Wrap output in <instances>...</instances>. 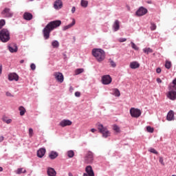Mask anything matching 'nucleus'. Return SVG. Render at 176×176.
Here are the masks:
<instances>
[{
	"label": "nucleus",
	"instance_id": "6e6d98bb",
	"mask_svg": "<svg viewBox=\"0 0 176 176\" xmlns=\"http://www.w3.org/2000/svg\"><path fill=\"white\" fill-rule=\"evenodd\" d=\"M6 96H8V97H10V96H12V94L7 92L6 93Z\"/></svg>",
	"mask_w": 176,
	"mask_h": 176
},
{
	"label": "nucleus",
	"instance_id": "5fc2aeb1",
	"mask_svg": "<svg viewBox=\"0 0 176 176\" xmlns=\"http://www.w3.org/2000/svg\"><path fill=\"white\" fill-rule=\"evenodd\" d=\"M160 163H161V164H163V166H164V162H163V160L162 158L160 159Z\"/></svg>",
	"mask_w": 176,
	"mask_h": 176
},
{
	"label": "nucleus",
	"instance_id": "c03bdc74",
	"mask_svg": "<svg viewBox=\"0 0 176 176\" xmlns=\"http://www.w3.org/2000/svg\"><path fill=\"white\" fill-rule=\"evenodd\" d=\"M133 49H134V50H140V47H138V46H137L135 43H133Z\"/></svg>",
	"mask_w": 176,
	"mask_h": 176
},
{
	"label": "nucleus",
	"instance_id": "6e6552de",
	"mask_svg": "<svg viewBox=\"0 0 176 176\" xmlns=\"http://www.w3.org/2000/svg\"><path fill=\"white\" fill-rule=\"evenodd\" d=\"M112 82V77L109 75H104L102 77V85H111Z\"/></svg>",
	"mask_w": 176,
	"mask_h": 176
},
{
	"label": "nucleus",
	"instance_id": "79ce46f5",
	"mask_svg": "<svg viewBox=\"0 0 176 176\" xmlns=\"http://www.w3.org/2000/svg\"><path fill=\"white\" fill-rule=\"evenodd\" d=\"M32 134H34V130L32 129V128H30L29 129V135H30V137H32Z\"/></svg>",
	"mask_w": 176,
	"mask_h": 176
},
{
	"label": "nucleus",
	"instance_id": "680f3d73",
	"mask_svg": "<svg viewBox=\"0 0 176 176\" xmlns=\"http://www.w3.org/2000/svg\"><path fill=\"white\" fill-rule=\"evenodd\" d=\"M83 176H89V174H87V173H84V174H83Z\"/></svg>",
	"mask_w": 176,
	"mask_h": 176
},
{
	"label": "nucleus",
	"instance_id": "37998d69",
	"mask_svg": "<svg viewBox=\"0 0 176 176\" xmlns=\"http://www.w3.org/2000/svg\"><path fill=\"white\" fill-rule=\"evenodd\" d=\"M126 41H127V38H120L118 39V41L120 43L126 42Z\"/></svg>",
	"mask_w": 176,
	"mask_h": 176
},
{
	"label": "nucleus",
	"instance_id": "412c9836",
	"mask_svg": "<svg viewBox=\"0 0 176 176\" xmlns=\"http://www.w3.org/2000/svg\"><path fill=\"white\" fill-rule=\"evenodd\" d=\"M58 157V153L57 151H52L49 154V157L51 160H54L56 157Z\"/></svg>",
	"mask_w": 176,
	"mask_h": 176
},
{
	"label": "nucleus",
	"instance_id": "4c0bfd02",
	"mask_svg": "<svg viewBox=\"0 0 176 176\" xmlns=\"http://www.w3.org/2000/svg\"><path fill=\"white\" fill-rule=\"evenodd\" d=\"M155 129L153 127H151V126H146V131H148V133H153Z\"/></svg>",
	"mask_w": 176,
	"mask_h": 176
},
{
	"label": "nucleus",
	"instance_id": "a18cd8bd",
	"mask_svg": "<svg viewBox=\"0 0 176 176\" xmlns=\"http://www.w3.org/2000/svg\"><path fill=\"white\" fill-rule=\"evenodd\" d=\"M75 96H76V97H80V92L76 91L75 92Z\"/></svg>",
	"mask_w": 176,
	"mask_h": 176
},
{
	"label": "nucleus",
	"instance_id": "bf43d9fd",
	"mask_svg": "<svg viewBox=\"0 0 176 176\" xmlns=\"http://www.w3.org/2000/svg\"><path fill=\"white\" fill-rule=\"evenodd\" d=\"M2 171H3V168H2L1 166H0V173H2Z\"/></svg>",
	"mask_w": 176,
	"mask_h": 176
},
{
	"label": "nucleus",
	"instance_id": "cd10ccee",
	"mask_svg": "<svg viewBox=\"0 0 176 176\" xmlns=\"http://www.w3.org/2000/svg\"><path fill=\"white\" fill-rule=\"evenodd\" d=\"M80 4L82 8H87V6L89 5V1L86 0H81Z\"/></svg>",
	"mask_w": 176,
	"mask_h": 176
},
{
	"label": "nucleus",
	"instance_id": "338daca9",
	"mask_svg": "<svg viewBox=\"0 0 176 176\" xmlns=\"http://www.w3.org/2000/svg\"><path fill=\"white\" fill-rule=\"evenodd\" d=\"M131 47H133V41H131Z\"/></svg>",
	"mask_w": 176,
	"mask_h": 176
},
{
	"label": "nucleus",
	"instance_id": "4468645a",
	"mask_svg": "<svg viewBox=\"0 0 176 176\" xmlns=\"http://www.w3.org/2000/svg\"><path fill=\"white\" fill-rule=\"evenodd\" d=\"M71 124H72V121L65 119L61 120L59 123L60 127H66V126H71Z\"/></svg>",
	"mask_w": 176,
	"mask_h": 176
},
{
	"label": "nucleus",
	"instance_id": "f704fd0d",
	"mask_svg": "<svg viewBox=\"0 0 176 176\" xmlns=\"http://www.w3.org/2000/svg\"><path fill=\"white\" fill-rule=\"evenodd\" d=\"M157 26L156 24L153 22L151 23V26H150V29L151 31H155V30H156Z\"/></svg>",
	"mask_w": 176,
	"mask_h": 176
},
{
	"label": "nucleus",
	"instance_id": "aec40b11",
	"mask_svg": "<svg viewBox=\"0 0 176 176\" xmlns=\"http://www.w3.org/2000/svg\"><path fill=\"white\" fill-rule=\"evenodd\" d=\"M85 171L89 176H94V171H93V168H91V166H87L85 168Z\"/></svg>",
	"mask_w": 176,
	"mask_h": 176
},
{
	"label": "nucleus",
	"instance_id": "f3484780",
	"mask_svg": "<svg viewBox=\"0 0 176 176\" xmlns=\"http://www.w3.org/2000/svg\"><path fill=\"white\" fill-rule=\"evenodd\" d=\"M47 173L48 176H56L57 175V172H56V170L51 167L47 168Z\"/></svg>",
	"mask_w": 176,
	"mask_h": 176
},
{
	"label": "nucleus",
	"instance_id": "69168bd1",
	"mask_svg": "<svg viewBox=\"0 0 176 176\" xmlns=\"http://www.w3.org/2000/svg\"><path fill=\"white\" fill-rule=\"evenodd\" d=\"M73 39L74 42L76 41V38H75V36L73 37Z\"/></svg>",
	"mask_w": 176,
	"mask_h": 176
},
{
	"label": "nucleus",
	"instance_id": "473e14b6",
	"mask_svg": "<svg viewBox=\"0 0 176 176\" xmlns=\"http://www.w3.org/2000/svg\"><path fill=\"white\" fill-rule=\"evenodd\" d=\"M137 68H140V63L137 61L133 62V69H137Z\"/></svg>",
	"mask_w": 176,
	"mask_h": 176
},
{
	"label": "nucleus",
	"instance_id": "5701e85b",
	"mask_svg": "<svg viewBox=\"0 0 176 176\" xmlns=\"http://www.w3.org/2000/svg\"><path fill=\"white\" fill-rule=\"evenodd\" d=\"M75 23H76L75 19H73L72 23H69V24L67 25H65V26L63 28V31H67V30H69V28L74 27V25H75Z\"/></svg>",
	"mask_w": 176,
	"mask_h": 176
},
{
	"label": "nucleus",
	"instance_id": "393cba45",
	"mask_svg": "<svg viewBox=\"0 0 176 176\" xmlns=\"http://www.w3.org/2000/svg\"><path fill=\"white\" fill-rule=\"evenodd\" d=\"M52 46L54 49H57L60 46V43H58V41L54 40L52 42Z\"/></svg>",
	"mask_w": 176,
	"mask_h": 176
},
{
	"label": "nucleus",
	"instance_id": "3c124183",
	"mask_svg": "<svg viewBox=\"0 0 176 176\" xmlns=\"http://www.w3.org/2000/svg\"><path fill=\"white\" fill-rule=\"evenodd\" d=\"M2 75V64H0V76Z\"/></svg>",
	"mask_w": 176,
	"mask_h": 176
},
{
	"label": "nucleus",
	"instance_id": "a878e982",
	"mask_svg": "<svg viewBox=\"0 0 176 176\" xmlns=\"http://www.w3.org/2000/svg\"><path fill=\"white\" fill-rule=\"evenodd\" d=\"M143 52L146 54H149V53H153V50H152L151 47H145L143 49Z\"/></svg>",
	"mask_w": 176,
	"mask_h": 176
},
{
	"label": "nucleus",
	"instance_id": "052dcab7",
	"mask_svg": "<svg viewBox=\"0 0 176 176\" xmlns=\"http://www.w3.org/2000/svg\"><path fill=\"white\" fill-rule=\"evenodd\" d=\"M20 63H21V64L24 63V60H20Z\"/></svg>",
	"mask_w": 176,
	"mask_h": 176
},
{
	"label": "nucleus",
	"instance_id": "b1692460",
	"mask_svg": "<svg viewBox=\"0 0 176 176\" xmlns=\"http://www.w3.org/2000/svg\"><path fill=\"white\" fill-rule=\"evenodd\" d=\"M16 174H18L20 175V174H25L27 173V170L24 169V168H19L16 171Z\"/></svg>",
	"mask_w": 176,
	"mask_h": 176
},
{
	"label": "nucleus",
	"instance_id": "f03ea898",
	"mask_svg": "<svg viewBox=\"0 0 176 176\" xmlns=\"http://www.w3.org/2000/svg\"><path fill=\"white\" fill-rule=\"evenodd\" d=\"M92 56L95 57L98 63H102L105 60V51L101 48H94L92 50Z\"/></svg>",
	"mask_w": 176,
	"mask_h": 176
},
{
	"label": "nucleus",
	"instance_id": "0eeeda50",
	"mask_svg": "<svg viewBox=\"0 0 176 176\" xmlns=\"http://www.w3.org/2000/svg\"><path fill=\"white\" fill-rule=\"evenodd\" d=\"M2 16H4V17H7L8 19H10L11 17H13V12L10 11V8H6L4 10L1 12Z\"/></svg>",
	"mask_w": 176,
	"mask_h": 176
},
{
	"label": "nucleus",
	"instance_id": "774afa93",
	"mask_svg": "<svg viewBox=\"0 0 176 176\" xmlns=\"http://www.w3.org/2000/svg\"><path fill=\"white\" fill-rule=\"evenodd\" d=\"M29 1H30V2H32L34 0H29Z\"/></svg>",
	"mask_w": 176,
	"mask_h": 176
},
{
	"label": "nucleus",
	"instance_id": "1a4fd4ad",
	"mask_svg": "<svg viewBox=\"0 0 176 176\" xmlns=\"http://www.w3.org/2000/svg\"><path fill=\"white\" fill-rule=\"evenodd\" d=\"M54 76L59 83H63V82H64V75H63V73L55 72Z\"/></svg>",
	"mask_w": 176,
	"mask_h": 176
},
{
	"label": "nucleus",
	"instance_id": "e2e57ef3",
	"mask_svg": "<svg viewBox=\"0 0 176 176\" xmlns=\"http://www.w3.org/2000/svg\"><path fill=\"white\" fill-rule=\"evenodd\" d=\"M126 8H127V10H130V6H126Z\"/></svg>",
	"mask_w": 176,
	"mask_h": 176
},
{
	"label": "nucleus",
	"instance_id": "a19ab883",
	"mask_svg": "<svg viewBox=\"0 0 176 176\" xmlns=\"http://www.w3.org/2000/svg\"><path fill=\"white\" fill-rule=\"evenodd\" d=\"M30 68H31V69H32V71H35V69H36V66L35 65L34 63H32V64L30 65Z\"/></svg>",
	"mask_w": 176,
	"mask_h": 176
},
{
	"label": "nucleus",
	"instance_id": "7ed1b4c3",
	"mask_svg": "<svg viewBox=\"0 0 176 176\" xmlns=\"http://www.w3.org/2000/svg\"><path fill=\"white\" fill-rule=\"evenodd\" d=\"M0 41L3 43H7L10 41V32L8 28H3L0 30Z\"/></svg>",
	"mask_w": 176,
	"mask_h": 176
},
{
	"label": "nucleus",
	"instance_id": "c9c22d12",
	"mask_svg": "<svg viewBox=\"0 0 176 176\" xmlns=\"http://www.w3.org/2000/svg\"><path fill=\"white\" fill-rule=\"evenodd\" d=\"M85 71V69H82V68H79L76 69L75 73L76 75H80V74H82V72Z\"/></svg>",
	"mask_w": 176,
	"mask_h": 176
},
{
	"label": "nucleus",
	"instance_id": "58836bf2",
	"mask_svg": "<svg viewBox=\"0 0 176 176\" xmlns=\"http://www.w3.org/2000/svg\"><path fill=\"white\" fill-rule=\"evenodd\" d=\"M149 152H151V153H154V155H157L159 153L157 152V151H156V149L153 148H149Z\"/></svg>",
	"mask_w": 176,
	"mask_h": 176
},
{
	"label": "nucleus",
	"instance_id": "c85d7f7f",
	"mask_svg": "<svg viewBox=\"0 0 176 176\" xmlns=\"http://www.w3.org/2000/svg\"><path fill=\"white\" fill-rule=\"evenodd\" d=\"M6 25V21L5 19L0 20V30H3L4 25Z\"/></svg>",
	"mask_w": 176,
	"mask_h": 176
},
{
	"label": "nucleus",
	"instance_id": "4be33fe9",
	"mask_svg": "<svg viewBox=\"0 0 176 176\" xmlns=\"http://www.w3.org/2000/svg\"><path fill=\"white\" fill-rule=\"evenodd\" d=\"M45 153H46L45 148H40L38 151H37L38 157L42 158L43 156H45Z\"/></svg>",
	"mask_w": 176,
	"mask_h": 176
},
{
	"label": "nucleus",
	"instance_id": "864d4df0",
	"mask_svg": "<svg viewBox=\"0 0 176 176\" xmlns=\"http://www.w3.org/2000/svg\"><path fill=\"white\" fill-rule=\"evenodd\" d=\"M91 133H96V131H97V129H94V128H92V129H91Z\"/></svg>",
	"mask_w": 176,
	"mask_h": 176
},
{
	"label": "nucleus",
	"instance_id": "6ab92c4d",
	"mask_svg": "<svg viewBox=\"0 0 176 176\" xmlns=\"http://www.w3.org/2000/svg\"><path fill=\"white\" fill-rule=\"evenodd\" d=\"M32 14L31 12H24L23 14V19L24 20H26L27 21H30V20H32Z\"/></svg>",
	"mask_w": 176,
	"mask_h": 176
},
{
	"label": "nucleus",
	"instance_id": "f257e3e1",
	"mask_svg": "<svg viewBox=\"0 0 176 176\" xmlns=\"http://www.w3.org/2000/svg\"><path fill=\"white\" fill-rule=\"evenodd\" d=\"M61 25V21L56 20L50 21L47 25L43 29V35L45 41L50 38V32L54 30H56L58 27Z\"/></svg>",
	"mask_w": 176,
	"mask_h": 176
},
{
	"label": "nucleus",
	"instance_id": "2f4dec72",
	"mask_svg": "<svg viewBox=\"0 0 176 176\" xmlns=\"http://www.w3.org/2000/svg\"><path fill=\"white\" fill-rule=\"evenodd\" d=\"M113 96L116 97H120V91L118 89H113Z\"/></svg>",
	"mask_w": 176,
	"mask_h": 176
},
{
	"label": "nucleus",
	"instance_id": "72a5a7b5",
	"mask_svg": "<svg viewBox=\"0 0 176 176\" xmlns=\"http://www.w3.org/2000/svg\"><path fill=\"white\" fill-rule=\"evenodd\" d=\"M113 130H114L116 133H120V128L116 124L113 126Z\"/></svg>",
	"mask_w": 176,
	"mask_h": 176
},
{
	"label": "nucleus",
	"instance_id": "13d9d810",
	"mask_svg": "<svg viewBox=\"0 0 176 176\" xmlns=\"http://www.w3.org/2000/svg\"><path fill=\"white\" fill-rule=\"evenodd\" d=\"M73 90H74V88L72 87H69V91H73Z\"/></svg>",
	"mask_w": 176,
	"mask_h": 176
},
{
	"label": "nucleus",
	"instance_id": "f8f14e48",
	"mask_svg": "<svg viewBox=\"0 0 176 176\" xmlns=\"http://www.w3.org/2000/svg\"><path fill=\"white\" fill-rule=\"evenodd\" d=\"M19 74H16V73H10L8 74V80L10 82H12V80H15V82L19 81Z\"/></svg>",
	"mask_w": 176,
	"mask_h": 176
},
{
	"label": "nucleus",
	"instance_id": "39448f33",
	"mask_svg": "<svg viewBox=\"0 0 176 176\" xmlns=\"http://www.w3.org/2000/svg\"><path fill=\"white\" fill-rule=\"evenodd\" d=\"M84 160L85 163H87V164H90L91 163H92L94 160V153L91 151H88L84 158Z\"/></svg>",
	"mask_w": 176,
	"mask_h": 176
},
{
	"label": "nucleus",
	"instance_id": "dca6fc26",
	"mask_svg": "<svg viewBox=\"0 0 176 176\" xmlns=\"http://www.w3.org/2000/svg\"><path fill=\"white\" fill-rule=\"evenodd\" d=\"M120 30V22L118 20H116L113 24V31L116 32Z\"/></svg>",
	"mask_w": 176,
	"mask_h": 176
},
{
	"label": "nucleus",
	"instance_id": "09e8293b",
	"mask_svg": "<svg viewBox=\"0 0 176 176\" xmlns=\"http://www.w3.org/2000/svg\"><path fill=\"white\" fill-rule=\"evenodd\" d=\"M76 10V8H75V6H73L72 8V13H75Z\"/></svg>",
	"mask_w": 176,
	"mask_h": 176
},
{
	"label": "nucleus",
	"instance_id": "9d476101",
	"mask_svg": "<svg viewBox=\"0 0 176 176\" xmlns=\"http://www.w3.org/2000/svg\"><path fill=\"white\" fill-rule=\"evenodd\" d=\"M148 13V9L140 7L137 11H136V16H138L139 17H141V16H145Z\"/></svg>",
	"mask_w": 176,
	"mask_h": 176
},
{
	"label": "nucleus",
	"instance_id": "0e129e2a",
	"mask_svg": "<svg viewBox=\"0 0 176 176\" xmlns=\"http://www.w3.org/2000/svg\"><path fill=\"white\" fill-rule=\"evenodd\" d=\"M68 175L69 176H74L71 173H69Z\"/></svg>",
	"mask_w": 176,
	"mask_h": 176
},
{
	"label": "nucleus",
	"instance_id": "423d86ee",
	"mask_svg": "<svg viewBox=\"0 0 176 176\" xmlns=\"http://www.w3.org/2000/svg\"><path fill=\"white\" fill-rule=\"evenodd\" d=\"M166 96L168 97V98H169V100H171L172 101H175L176 91H175L173 88L172 89V87H170L169 88V91L168 92Z\"/></svg>",
	"mask_w": 176,
	"mask_h": 176
},
{
	"label": "nucleus",
	"instance_id": "603ef678",
	"mask_svg": "<svg viewBox=\"0 0 176 176\" xmlns=\"http://www.w3.org/2000/svg\"><path fill=\"white\" fill-rule=\"evenodd\" d=\"M130 115L133 117V107L130 109Z\"/></svg>",
	"mask_w": 176,
	"mask_h": 176
},
{
	"label": "nucleus",
	"instance_id": "49530a36",
	"mask_svg": "<svg viewBox=\"0 0 176 176\" xmlns=\"http://www.w3.org/2000/svg\"><path fill=\"white\" fill-rule=\"evenodd\" d=\"M156 72L157 74H160V72H162V69H160V67H157L156 69Z\"/></svg>",
	"mask_w": 176,
	"mask_h": 176
},
{
	"label": "nucleus",
	"instance_id": "7c9ffc66",
	"mask_svg": "<svg viewBox=\"0 0 176 176\" xmlns=\"http://www.w3.org/2000/svg\"><path fill=\"white\" fill-rule=\"evenodd\" d=\"M109 63H110V65L112 68H116V63L113 61L111 58L109 59Z\"/></svg>",
	"mask_w": 176,
	"mask_h": 176
},
{
	"label": "nucleus",
	"instance_id": "e433bc0d",
	"mask_svg": "<svg viewBox=\"0 0 176 176\" xmlns=\"http://www.w3.org/2000/svg\"><path fill=\"white\" fill-rule=\"evenodd\" d=\"M165 68H166V69H170V68H171V63L170 61L166 62Z\"/></svg>",
	"mask_w": 176,
	"mask_h": 176
},
{
	"label": "nucleus",
	"instance_id": "bb28decb",
	"mask_svg": "<svg viewBox=\"0 0 176 176\" xmlns=\"http://www.w3.org/2000/svg\"><path fill=\"white\" fill-rule=\"evenodd\" d=\"M19 110L20 111L21 116H24V115L25 113V108H24V107H23V106H21V107H19Z\"/></svg>",
	"mask_w": 176,
	"mask_h": 176
},
{
	"label": "nucleus",
	"instance_id": "a211bd4d",
	"mask_svg": "<svg viewBox=\"0 0 176 176\" xmlns=\"http://www.w3.org/2000/svg\"><path fill=\"white\" fill-rule=\"evenodd\" d=\"M166 120L168 122H171V120H174V111L170 110L168 111L166 116Z\"/></svg>",
	"mask_w": 176,
	"mask_h": 176
},
{
	"label": "nucleus",
	"instance_id": "4d7b16f0",
	"mask_svg": "<svg viewBox=\"0 0 176 176\" xmlns=\"http://www.w3.org/2000/svg\"><path fill=\"white\" fill-rule=\"evenodd\" d=\"M130 68H131L133 69V62H131V63H130Z\"/></svg>",
	"mask_w": 176,
	"mask_h": 176
},
{
	"label": "nucleus",
	"instance_id": "2eb2a0df",
	"mask_svg": "<svg viewBox=\"0 0 176 176\" xmlns=\"http://www.w3.org/2000/svg\"><path fill=\"white\" fill-rule=\"evenodd\" d=\"M142 111L140 109L133 108V118H140Z\"/></svg>",
	"mask_w": 176,
	"mask_h": 176
},
{
	"label": "nucleus",
	"instance_id": "c756f323",
	"mask_svg": "<svg viewBox=\"0 0 176 176\" xmlns=\"http://www.w3.org/2000/svg\"><path fill=\"white\" fill-rule=\"evenodd\" d=\"M67 156L69 158H72L74 156H75V153L72 150H69L67 151Z\"/></svg>",
	"mask_w": 176,
	"mask_h": 176
},
{
	"label": "nucleus",
	"instance_id": "9b49d317",
	"mask_svg": "<svg viewBox=\"0 0 176 176\" xmlns=\"http://www.w3.org/2000/svg\"><path fill=\"white\" fill-rule=\"evenodd\" d=\"M8 49L10 53H17L19 47H17V44L12 43L8 45Z\"/></svg>",
	"mask_w": 176,
	"mask_h": 176
},
{
	"label": "nucleus",
	"instance_id": "ea45409f",
	"mask_svg": "<svg viewBox=\"0 0 176 176\" xmlns=\"http://www.w3.org/2000/svg\"><path fill=\"white\" fill-rule=\"evenodd\" d=\"M3 122H5V123H7V124H10L12 123V119L6 120L5 118H2Z\"/></svg>",
	"mask_w": 176,
	"mask_h": 176
},
{
	"label": "nucleus",
	"instance_id": "8fccbe9b",
	"mask_svg": "<svg viewBox=\"0 0 176 176\" xmlns=\"http://www.w3.org/2000/svg\"><path fill=\"white\" fill-rule=\"evenodd\" d=\"M3 140H5V137L3 136H0V142H2L3 141Z\"/></svg>",
	"mask_w": 176,
	"mask_h": 176
},
{
	"label": "nucleus",
	"instance_id": "ddd939ff",
	"mask_svg": "<svg viewBox=\"0 0 176 176\" xmlns=\"http://www.w3.org/2000/svg\"><path fill=\"white\" fill-rule=\"evenodd\" d=\"M54 8L56 10H60V9L63 8V1L61 0H56L54 3Z\"/></svg>",
	"mask_w": 176,
	"mask_h": 176
},
{
	"label": "nucleus",
	"instance_id": "de8ad7c7",
	"mask_svg": "<svg viewBox=\"0 0 176 176\" xmlns=\"http://www.w3.org/2000/svg\"><path fill=\"white\" fill-rule=\"evenodd\" d=\"M156 80H157V83H162V79L160 78H157V79H156Z\"/></svg>",
	"mask_w": 176,
	"mask_h": 176
},
{
	"label": "nucleus",
	"instance_id": "20e7f679",
	"mask_svg": "<svg viewBox=\"0 0 176 176\" xmlns=\"http://www.w3.org/2000/svg\"><path fill=\"white\" fill-rule=\"evenodd\" d=\"M98 129L99 130L100 133L102 134V137L104 138H108V137H109V131H108L107 127L104 126L102 124H98Z\"/></svg>",
	"mask_w": 176,
	"mask_h": 176
}]
</instances>
